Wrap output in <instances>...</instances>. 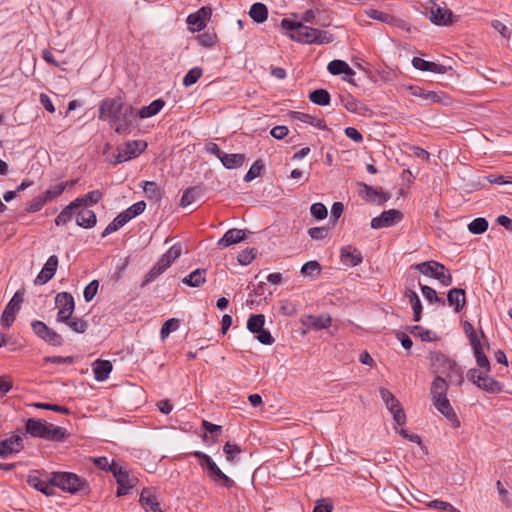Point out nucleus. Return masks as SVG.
<instances>
[{
    "mask_svg": "<svg viewBox=\"0 0 512 512\" xmlns=\"http://www.w3.org/2000/svg\"><path fill=\"white\" fill-rule=\"evenodd\" d=\"M430 20L438 26H448L453 23V13L448 9L437 7L430 12Z\"/></svg>",
    "mask_w": 512,
    "mask_h": 512,
    "instance_id": "28",
    "label": "nucleus"
},
{
    "mask_svg": "<svg viewBox=\"0 0 512 512\" xmlns=\"http://www.w3.org/2000/svg\"><path fill=\"white\" fill-rule=\"evenodd\" d=\"M221 163L226 169H234L241 167L245 161V155L244 154H227L224 153L221 158Z\"/></svg>",
    "mask_w": 512,
    "mask_h": 512,
    "instance_id": "41",
    "label": "nucleus"
},
{
    "mask_svg": "<svg viewBox=\"0 0 512 512\" xmlns=\"http://www.w3.org/2000/svg\"><path fill=\"white\" fill-rule=\"evenodd\" d=\"M48 423L44 420L29 418L25 424L26 432L35 438L45 439L48 433Z\"/></svg>",
    "mask_w": 512,
    "mask_h": 512,
    "instance_id": "24",
    "label": "nucleus"
},
{
    "mask_svg": "<svg viewBox=\"0 0 512 512\" xmlns=\"http://www.w3.org/2000/svg\"><path fill=\"white\" fill-rule=\"evenodd\" d=\"M197 41H198L199 45L206 47V48H210L216 44L217 35H216V33L204 32L197 36Z\"/></svg>",
    "mask_w": 512,
    "mask_h": 512,
    "instance_id": "56",
    "label": "nucleus"
},
{
    "mask_svg": "<svg viewBox=\"0 0 512 512\" xmlns=\"http://www.w3.org/2000/svg\"><path fill=\"white\" fill-rule=\"evenodd\" d=\"M33 332L43 341L52 346H62L63 338L53 329L49 328L44 322L35 320L31 323Z\"/></svg>",
    "mask_w": 512,
    "mask_h": 512,
    "instance_id": "11",
    "label": "nucleus"
},
{
    "mask_svg": "<svg viewBox=\"0 0 512 512\" xmlns=\"http://www.w3.org/2000/svg\"><path fill=\"white\" fill-rule=\"evenodd\" d=\"M78 209L79 208L76 206V203H74V201L70 202L66 207L63 208V210L55 218V224L57 226L67 224L68 222L71 221L75 211Z\"/></svg>",
    "mask_w": 512,
    "mask_h": 512,
    "instance_id": "42",
    "label": "nucleus"
},
{
    "mask_svg": "<svg viewBox=\"0 0 512 512\" xmlns=\"http://www.w3.org/2000/svg\"><path fill=\"white\" fill-rule=\"evenodd\" d=\"M280 26L285 32H287L289 38L293 41L307 44V40L312 38L310 30H313V27L306 26L302 22L283 18Z\"/></svg>",
    "mask_w": 512,
    "mask_h": 512,
    "instance_id": "8",
    "label": "nucleus"
},
{
    "mask_svg": "<svg viewBox=\"0 0 512 512\" xmlns=\"http://www.w3.org/2000/svg\"><path fill=\"white\" fill-rule=\"evenodd\" d=\"M289 116L293 120H299L303 123L310 124L312 126L317 127L320 130H328L326 121L324 119H316L310 114L299 111H290Z\"/></svg>",
    "mask_w": 512,
    "mask_h": 512,
    "instance_id": "29",
    "label": "nucleus"
},
{
    "mask_svg": "<svg viewBox=\"0 0 512 512\" xmlns=\"http://www.w3.org/2000/svg\"><path fill=\"white\" fill-rule=\"evenodd\" d=\"M55 304L58 308L57 321L68 322L75 308L73 296L65 291L58 293L55 298Z\"/></svg>",
    "mask_w": 512,
    "mask_h": 512,
    "instance_id": "10",
    "label": "nucleus"
},
{
    "mask_svg": "<svg viewBox=\"0 0 512 512\" xmlns=\"http://www.w3.org/2000/svg\"><path fill=\"white\" fill-rule=\"evenodd\" d=\"M256 254V248H247L238 254L237 260L241 265H249L254 260Z\"/></svg>",
    "mask_w": 512,
    "mask_h": 512,
    "instance_id": "54",
    "label": "nucleus"
},
{
    "mask_svg": "<svg viewBox=\"0 0 512 512\" xmlns=\"http://www.w3.org/2000/svg\"><path fill=\"white\" fill-rule=\"evenodd\" d=\"M27 483L34 489L45 494L46 496L54 495V485L50 483V478L48 480H42L37 475V471L28 475Z\"/></svg>",
    "mask_w": 512,
    "mask_h": 512,
    "instance_id": "25",
    "label": "nucleus"
},
{
    "mask_svg": "<svg viewBox=\"0 0 512 512\" xmlns=\"http://www.w3.org/2000/svg\"><path fill=\"white\" fill-rule=\"evenodd\" d=\"M198 461L199 465L206 472L207 476L213 481L215 484L226 487L228 489L235 486L234 480L229 478L212 460V458L201 451H194L192 453Z\"/></svg>",
    "mask_w": 512,
    "mask_h": 512,
    "instance_id": "3",
    "label": "nucleus"
},
{
    "mask_svg": "<svg viewBox=\"0 0 512 512\" xmlns=\"http://www.w3.org/2000/svg\"><path fill=\"white\" fill-rule=\"evenodd\" d=\"M46 204V199L42 197L41 195H38L37 197L33 198L26 204V212L28 213H35L40 211L43 206Z\"/></svg>",
    "mask_w": 512,
    "mask_h": 512,
    "instance_id": "58",
    "label": "nucleus"
},
{
    "mask_svg": "<svg viewBox=\"0 0 512 512\" xmlns=\"http://www.w3.org/2000/svg\"><path fill=\"white\" fill-rule=\"evenodd\" d=\"M424 276L432 277L439 281L442 286H449L452 282L449 270L441 263L431 260L418 263L412 266Z\"/></svg>",
    "mask_w": 512,
    "mask_h": 512,
    "instance_id": "6",
    "label": "nucleus"
},
{
    "mask_svg": "<svg viewBox=\"0 0 512 512\" xmlns=\"http://www.w3.org/2000/svg\"><path fill=\"white\" fill-rule=\"evenodd\" d=\"M97 223V217L94 211L89 209H82L77 212L76 224L80 227L90 229Z\"/></svg>",
    "mask_w": 512,
    "mask_h": 512,
    "instance_id": "31",
    "label": "nucleus"
},
{
    "mask_svg": "<svg viewBox=\"0 0 512 512\" xmlns=\"http://www.w3.org/2000/svg\"><path fill=\"white\" fill-rule=\"evenodd\" d=\"M412 95L415 97L422 98L429 103H445V99L448 97L444 92L426 91L419 86L411 87Z\"/></svg>",
    "mask_w": 512,
    "mask_h": 512,
    "instance_id": "26",
    "label": "nucleus"
},
{
    "mask_svg": "<svg viewBox=\"0 0 512 512\" xmlns=\"http://www.w3.org/2000/svg\"><path fill=\"white\" fill-rule=\"evenodd\" d=\"M212 11L210 7H201L195 13L187 17V24L193 27L194 31H201L205 28L206 22L210 19Z\"/></svg>",
    "mask_w": 512,
    "mask_h": 512,
    "instance_id": "15",
    "label": "nucleus"
},
{
    "mask_svg": "<svg viewBox=\"0 0 512 512\" xmlns=\"http://www.w3.org/2000/svg\"><path fill=\"white\" fill-rule=\"evenodd\" d=\"M147 148V142L144 140H131L125 142L118 150L123 153L126 160L138 157Z\"/></svg>",
    "mask_w": 512,
    "mask_h": 512,
    "instance_id": "18",
    "label": "nucleus"
},
{
    "mask_svg": "<svg viewBox=\"0 0 512 512\" xmlns=\"http://www.w3.org/2000/svg\"><path fill=\"white\" fill-rule=\"evenodd\" d=\"M249 16L256 22V23H263L268 18V8L265 4L261 2H256L251 5L249 10Z\"/></svg>",
    "mask_w": 512,
    "mask_h": 512,
    "instance_id": "38",
    "label": "nucleus"
},
{
    "mask_svg": "<svg viewBox=\"0 0 512 512\" xmlns=\"http://www.w3.org/2000/svg\"><path fill=\"white\" fill-rule=\"evenodd\" d=\"M23 440L19 435H13L0 441V457L7 458L13 453H18L23 449Z\"/></svg>",
    "mask_w": 512,
    "mask_h": 512,
    "instance_id": "17",
    "label": "nucleus"
},
{
    "mask_svg": "<svg viewBox=\"0 0 512 512\" xmlns=\"http://www.w3.org/2000/svg\"><path fill=\"white\" fill-rule=\"evenodd\" d=\"M24 301V291L17 290L14 296L6 305L1 315V325L5 328H9L15 321L16 314L21 308V304Z\"/></svg>",
    "mask_w": 512,
    "mask_h": 512,
    "instance_id": "9",
    "label": "nucleus"
},
{
    "mask_svg": "<svg viewBox=\"0 0 512 512\" xmlns=\"http://www.w3.org/2000/svg\"><path fill=\"white\" fill-rule=\"evenodd\" d=\"M180 321L176 318H170L164 322L160 330V336L162 339H165L169 336L172 331H175L179 328Z\"/></svg>",
    "mask_w": 512,
    "mask_h": 512,
    "instance_id": "52",
    "label": "nucleus"
},
{
    "mask_svg": "<svg viewBox=\"0 0 512 512\" xmlns=\"http://www.w3.org/2000/svg\"><path fill=\"white\" fill-rule=\"evenodd\" d=\"M203 194V189L201 186H193L190 188H187L183 191L181 200H180V206L186 207L191 205L193 202H195L198 198H200Z\"/></svg>",
    "mask_w": 512,
    "mask_h": 512,
    "instance_id": "36",
    "label": "nucleus"
},
{
    "mask_svg": "<svg viewBox=\"0 0 512 512\" xmlns=\"http://www.w3.org/2000/svg\"><path fill=\"white\" fill-rule=\"evenodd\" d=\"M320 272L321 265L316 260L306 262L301 268V273L305 276H316Z\"/></svg>",
    "mask_w": 512,
    "mask_h": 512,
    "instance_id": "53",
    "label": "nucleus"
},
{
    "mask_svg": "<svg viewBox=\"0 0 512 512\" xmlns=\"http://www.w3.org/2000/svg\"><path fill=\"white\" fill-rule=\"evenodd\" d=\"M103 196V193L100 190H93L88 192L87 194L77 197L74 201L78 208L88 205L97 204Z\"/></svg>",
    "mask_w": 512,
    "mask_h": 512,
    "instance_id": "39",
    "label": "nucleus"
},
{
    "mask_svg": "<svg viewBox=\"0 0 512 512\" xmlns=\"http://www.w3.org/2000/svg\"><path fill=\"white\" fill-rule=\"evenodd\" d=\"M474 356H475V359H476V363L477 365L483 369L484 371H486V373H489L491 371V365H490V361L489 359L487 358V356L484 354V351L483 349L482 350H477V351H474Z\"/></svg>",
    "mask_w": 512,
    "mask_h": 512,
    "instance_id": "60",
    "label": "nucleus"
},
{
    "mask_svg": "<svg viewBox=\"0 0 512 512\" xmlns=\"http://www.w3.org/2000/svg\"><path fill=\"white\" fill-rule=\"evenodd\" d=\"M48 433L45 436V440L50 441H63L66 436V430L62 427L54 426L53 424H48Z\"/></svg>",
    "mask_w": 512,
    "mask_h": 512,
    "instance_id": "47",
    "label": "nucleus"
},
{
    "mask_svg": "<svg viewBox=\"0 0 512 512\" xmlns=\"http://www.w3.org/2000/svg\"><path fill=\"white\" fill-rule=\"evenodd\" d=\"M434 407L448 420L452 423L455 428L460 426V421L450 404V401L447 397L439 398L438 401L432 400Z\"/></svg>",
    "mask_w": 512,
    "mask_h": 512,
    "instance_id": "16",
    "label": "nucleus"
},
{
    "mask_svg": "<svg viewBox=\"0 0 512 512\" xmlns=\"http://www.w3.org/2000/svg\"><path fill=\"white\" fill-rule=\"evenodd\" d=\"M250 232L246 229L232 228L225 232L223 237L218 240L217 246L219 248H227L231 245L238 244L244 241Z\"/></svg>",
    "mask_w": 512,
    "mask_h": 512,
    "instance_id": "14",
    "label": "nucleus"
},
{
    "mask_svg": "<svg viewBox=\"0 0 512 512\" xmlns=\"http://www.w3.org/2000/svg\"><path fill=\"white\" fill-rule=\"evenodd\" d=\"M309 100L319 106H328L331 101L330 93L326 89H315L309 93Z\"/></svg>",
    "mask_w": 512,
    "mask_h": 512,
    "instance_id": "40",
    "label": "nucleus"
},
{
    "mask_svg": "<svg viewBox=\"0 0 512 512\" xmlns=\"http://www.w3.org/2000/svg\"><path fill=\"white\" fill-rule=\"evenodd\" d=\"M50 483L54 485V487H58L71 494L89 492L87 480L72 472H52Z\"/></svg>",
    "mask_w": 512,
    "mask_h": 512,
    "instance_id": "2",
    "label": "nucleus"
},
{
    "mask_svg": "<svg viewBox=\"0 0 512 512\" xmlns=\"http://www.w3.org/2000/svg\"><path fill=\"white\" fill-rule=\"evenodd\" d=\"M307 320H303L302 323L309 328H313L315 330H322L326 329L331 325L332 318L330 315H319V316H313L308 315Z\"/></svg>",
    "mask_w": 512,
    "mask_h": 512,
    "instance_id": "32",
    "label": "nucleus"
},
{
    "mask_svg": "<svg viewBox=\"0 0 512 512\" xmlns=\"http://www.w3.org/2000/svg\"><path fill=\"white\" fill-rule=\"evenodd\" d=\"M430 359L432 362V366L436 368L437 372H445L446 370H456L457 373H460V369L458 368L456 362L452 361L441 352L431 353Z\"/></svg>",
    "mask_w": 512,
    "mask_h": 512,
    "instance_id": "21",
    "label": "nucleus"
},
{
    "mask_svg": "<svg viewBox=\"0 0 512 512\" xmlns=\"http://www.w3.org/2000/svg\"><path fill=\"white\" fill-rule=\"evenodd\" d=\"M403 218L404 215L401 211L397 209H389L383 211L379 216L374 217L371 220L370 225L373 229L387 228L402 221Z\"/></svg>",
    "mask_w": 512,
    "mask_h": 512,
    "instance_id": "12",
    "label": "nucleus"
},
{
    "mask_svg": "<svg viewBox=\"0 0 512 512\" xmlns=\"http://www.w3.org/2000/svg\"><path fill=\"white\" fill-rule=\"evenodd\" d=\"M264 323L265 317L263 314L251 315L247 321V329L252 333L259 332L263 329Z\"/></svg>",
    "mask_w": 512,
    "mask_h": 512,
    "instance_id": "48",
    "label": "nucleus"
},
{
    "mask_svg": "<svg viewBox=\"0 0 512 512\" xmlns=\"http://www.w3.org/2000/svg\"><path fill=\"white\" fill-rule=\"evenodd\" d=\"M98 119L106 121L119 135H128L136 128V109L122 97H107L100 101Z\"/></svg>",
    "mask_w": 512,
    "mask_h": 512,
    "instance_id": "1",
    "label": "nucleus"
},
{
    "mask_svg": "<svg viewBox=\"0 0 512 512\" xmlns=\"http://www.w3.org/2000/svg\"><path fill=\"white\" fill-rule=\"evenodd\" d=\"M358 186L363 188L359 194L367 202L383 205L391 198V194L384 192L382 188H374L364 182H358Z\"/></svg>",
    "mask_w": 512,
    "mask_h": 512,
    "instance_id": "13",
    "label": "nucleus"
},
{
    "mask_svg": "<svg viewBox=\"0 0 512 512\" xmlns=\"http://www.w3.org/2000/svg\"><path fill=\"white\" fill-rule=\"evenodd\" d=\"M58 266V258L55 255H52L48 258L47 262L44 264V267L35 278V285H44L47 283L55 274Z\"/></svg>",
    "mask_w": 512,
    "mask_h": 512,
    "instance_id": "22",
    "label": "nucleus"
},
{
    "mask_svg": "<svg viewBox=\"0 0 512 512\" xmlns=\"http://www.w3.org/2000/svg\"><path fill=\"white\" fill-rule=\"evenodd\" d=\"M139 502L146 512H163L156 495L149 488L142 490Z\"/></svg>",
    "mask_w": 512,
    "mask_h": 512,
    "instance_id": "23",
    "label": "nucleus"
},
{
    "mask_svg": "<svg viewBox=\"0 0 512 512\" xmlns=\"http://www.w3.org/2000/svg\"><path fill=\"white\" fill-rule=\"evenodd\" d=\"M64 192V186L57 184L51 189H47L44 193L41 194L42 197L46 199V203L48 201H52L59 197Z\"/></svg>",
    "mask_w": 512,
    "mask_h": 512,
    "instance_id": "64",
    "label": "nucleus"
},
{
    "mask_svg": "<svg viewBox=\"0 0 512 512\" xmlns=\"http://www.w3.org/2000/svg\"><path fill=\"white\" fill-rule=\"evenodd\" d=\"M206 269H196L192 271L190 275L191 287L196 288L203 284L206 280Z\"/></svg>",
    "mask_w": 512,
    "mask_h": 512,
    "instance_id": "57",
    "label": "nucleus"
},
{
    "mask_svg": "<svg viewBox=\"0 0 512 512\" xmlns=\"http://www.w3.org/2000/svg\"><path fill=\"white\" fill-rule=\"evenodd\" d=\"M223 452L226 454L227 461L234 462L240 455L242 450L239 445L226 442V444L223 447Z\"/></svg>",
    "mask_w": 512,
    "mask_h": 512,
    "instance_id": "50",
    "label": "nucleus"
},
{
    "mask_svg": "<svg viewBox=\"0 0 512 512\" xmlns=\"http://www.w3.org/2000/svg\"><path fill=\"white\" fill-rule=\"evenodd\" d=\"M347 63L343 60L335 59L328 63L327 70L332 75H341L346 70Z\"/></svg>",
    "mask_w": 512,
    "mask_h": 512,
    "instance_id": "59",
    "label": "nucleus"
},
{
    "mask_svg": "<svg viewBox=\"0 0 512 512\" xmlns=\"http://www.w3.org/2000/svg\"><path fill=\"white\" fill-rule=\"evenodd\" d=\"M112 371V363L108 360H97L93 366L94 378L97 381H105L108 379Z\"/></svg>",
    "mask_w": 512,
    "mask_h": 512,
    "instance_id": "35",
    "label": "nucleus"
},
{
    "mask_svg": "<svg viewBox=\"0 0 512 512\" xmlns=\"http://www.w3.org/2000/svg\"><path fill=\"white\" fill-rule=\"evenodd\" d=\"M312 33V38L310 40H307V44H328L334 41V35L318 28H313V30H310Z\"/></svg>",
    "mask_w": 512,
    "mask_h": 512,
    "instance_id": "37",
    "label": "nucleus"
},
{
    "mask_svg": "<svg viewBox=\"0 0 512 512\" xmlns=\"http://www.w3.org/2000/svg\"><path fill=\"white\" fill-rule=\"evenodd\" d=\"M146 209L145 201H138L132 204L123 212L119 213L112 222H110L101 234L102 238L116 232L118 229L127 224L130 220L142 214Z\"/></svg>",
    "mask_w": 512,
    "mask_h": 512,
    "instance_id": "5",
    "label": "nucleus"
},
{
    "mask_svg": "<svg viewBox=\"0 0 512 512\" xmlns=\"http://www.w3.org/2000/svg\"><path fill=\"white\" fill-rule=\"evenodd\" d=\"M165 106V101L158 98L152 101L149 105L143 106L139 111H136L137 117L141 119L149 118L158 114Z\"/></svg>",
    "mask_w": 512,
    "mask_h": 512,
    "instance_id": "33",
    "label": "nucleus"
},
{
    "mask_svg": "<svg viewBox=\"0 0 512 512\" xmlns=\"http://www.w3.org/2000/svg\"><path fill=\"white\" fill-rule=\"evenodd\" d=\"M409 332L415 337H419L422 341L432 342L438 340V336L431 330L425 329L420 325H415L409 328Z\"/></svg>",
    "mask_w": 512,
    "mask_h": 512,
    "instance_id": "44",
    "label": "nucleus"
},
{
    "mask_svg": "<svg viewBox=\"0 0 512 512\" xmlns=\"http://www.w3.org/2000/svg\"><path fill=\"white\" fill-rule=\"evenodd\" d=\"M488 226L489 223L485 218L478 217L468 224V230L472 234L480 235L487 231Z\"/></svg>",
    "mask_w": 512,
    "mask_h": 512,
    "instance_id": "46",
    "label": "nucleus"
},
{
    "mask_svg": "<svg viewBox=\"0 0 512 512\" xmlns=\"http://www.w3.org/2000/svg\"><path fill=\"white\" fill-rule=\"evenodd\" d=\"M467 378L477 385L478 388L491 394H497L503 389L502 383L490 377L486 371H479L475 368L470 369L467 372Z\"/></svg>",
    "mask_w": 512,
    "mask_h": 512,
    "instance_id": "7",
    "label": "nucleus"
},
{
    "mask_svg": "<svg viewBox=\"0 0 512 512\" xmlns=\"http://www.w3.org/2000/svg\"><path fill=\"white\" fill-rule=\"evenodd\" d=\"M339 97H340L341 103L346 108V110L349 112L365 116L368 112L371 111L367 105L363 104L361 101L354 98L349 93L341 94Z\"/></svg>",
    "mask_w": 512,
    "mask_h": 512,
    "instance_id": "20",
    "label": "nucleus"
},
{
    "mask_svg": "<svg viewBox=\"0 0 512 512\" xmlns=\"http://www.w3.org/2000/svg\"><path fill=\"white\" fill-rule=\"evenodd\" d=\"M263 168H264V164H263L262 160H260V159L256 160L251 165V167L249 168L247 173L245 174L244 181L250 182V181L254 180L256 177H258L261 174V171L263 170Z\"/></svg>",
    "mask_w": 512,
    "mask_h": 512,
    "instance_id": "51",
    "label": "nucleus"
},
{
    "mask_svg": "<svg viewBox=\"0 0 512 512\" xmlns=\"http://www.w3.org/2000/svg\"><path fill=\"white\" fill-rule=\"evenodd\" d=\"M448 388V382L441 376H436L432 381L430 389L432 400L438 401L439 398L447 397Z\"/></svg>",
    "mask_w": 512,
    "mask_h": 512,
    "instance_id": "30",
    "label": "nucleus"
},
{
    "mask_svg": "<svg viewBox=\"0 0 512 512\" xmlns=\"http://www.w3.org/2000/svg\"><path fill=\"white\" fill-rule=\"evenodd\" d=\"M340 260L346 266L355 267L363 261V257L358 248L347 245L340 250Z\"/></svg>",
    "mask_w": 512,
    "mask_h": 512,
    "instance_id": "19",
    "label": "nucleus"
},
{
    "mask_svg": "<svg viewBox=\"0 0 512 512\" xmlns=\"http://www.w3.org/2000/svg\"><path fill=\"white\" fill-rule=\"evenodd\" d=\"M110 472L120 486H123V484L135 485L137 482L135 477H130L129 472L115 461L111 463Z\"/></svg>",
    "mask_w": 512,
    "mask_h": 512,
    "instance_id": "27",
    "label": "nucleus"
},
{
    "mask_svg": "<svg viewBox=\"0 0 512 512\" xmlns=\"http://www.w3.org/2000/svg\"><path fill=\"white\" fill-rule=\"evenodd\" d=\"M466 290H448L447 301L455 312H460L466 304Z\"/></svg>",
    "mask_w": 512,
    "mask_h": 512,
    "instance_id": "34",
    "label": "nucleus"
},
{
    "mask_svg": "<svg viewBox=\"0 0 512 512\" xmlns=\"http://www.w3.org/2000/svg\"><path fill=\"white\" fill-rule=\"evenodd\" d=\"M65 323L77 333H84L88 327V323L80 318H70L68 322Z\"/></svg>",
    "mask_w": 512,
    "mask_h": 512,
    "instance_id": "62",
    "label": "nucleus"
},
{
    "mask_svg": "<svg viewBox=\"0 0 512 512\" xmlns=\"http://www.w3.org/2000/svg\"><path fill=\"white\" fill-rule=\"evenodd\" d=\"M182 253V246L180 243H176L171 246L165 254L157 261V263L150 269L146 274L142 286L149 284L150 282L157 279L162 273H164L171 264L180 257Z\"/></svg>",
    "mask_w": 512,
    "mask_h": 512,
    "instance_id": "4",
    "label": "nucleus"
},
{
    "mask_svg": "<svg viewBox=\"0 0 512 512\" xmlns=\"http://www.w3.org/2000/svg\"><path fill=\"white\" fill-rule=\"evenodd\" d=\"M366 14L369 18L374 19V20H379L383 23H391L393 20L392 15L382 12V11H379V10H376V9H369L366 11Z\"/></svg>",
    "mask_w": 512,
    "mask_h": 512,
    "instance_id": "61",
    "label": "nucleus"
},
{
    "mask_svg": "<svg viewBox=\"0 0 512 512\" xmlns=\"http://www.w3.org/2000/svg\"><path fill=\"white\" fill-rule=\"evenodd\" d=\"M406 297L409 299V302L413 309V320L415 322L420 321L422 315V304L418 295L414 290H407Z\"/></svg>",
    "mask_w": 512,
    "mask_h": 512,
    "instance_id": "43",
    "label": "nucleus"
},
{
    "mask_svg": "<svg viewBox=\"0 0 512 512\" xmlns=\"http://www.w3.org/2000/svg\"><path fill=\"white\" fill-rule=\"evenodd\" d=\"M141 186L149 199L160 200L162 198L161 189L154 181H142Z\"/></svg>",
    "mask_w": 512,
    "mask_h": 512,
    "instance_id": "45",
    "label": "nucleus"
},
{
    "mask_svg": "<svg viewBox=\"0 0 512 512\" xmlns=\"http://www.w3.org/2000/svg\"><path fill=\"white\" fill-rule=\"evenodd\" d=\"M202 74L203 70L200 67H194L190 69L183 77V85L185 87H190L194 85L201 78Z\"/></svg>",
    "mask_w": 512,
    "mask_h": 512,
    "instance_id": "49",
    "label": "nucleus"
},
{
    "mask_svg": "<svg viewBox=\"0 0 512 512\" xmlns=\"http://www.w3.org/2000/svg\"><path fill=\"white\" fill-rule=\"evenodd\" d=\"M329 234L328 227H312L308 229V235L313 240H322L326 238Z\"/></svg>",
    "mask_w": 512,
    "mask_h": 512,
    "instance_id": "63",
    "label": "nucleus"
},
{
    "mask_svg": "<svg viewBox=\"0 0 512 512\" xmlns=\"http://www.w3.org/2000/svg\"><path fill=\"white\" fill-rule=\"evenodd\" d=\"M310 213L316 220H323L327 217L328 210L323 203L317 202L311 205Z\"/></svg>",
    "mask_w": 512,
    "mask_h": 512,
    "instance_id": "55",
    "label": "nucleus"
}]
</instances>
